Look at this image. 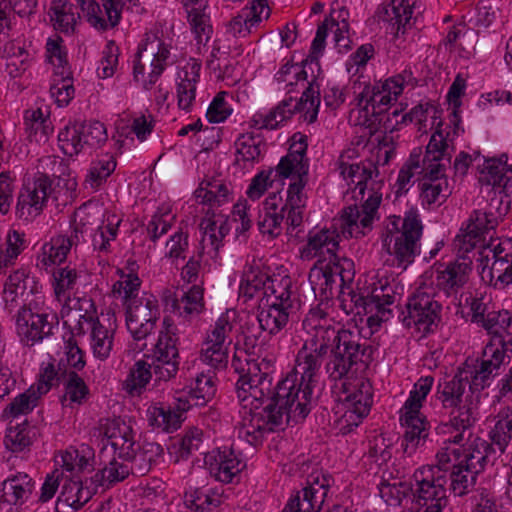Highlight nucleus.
Listing matches in <instances>:
<instances>
[{"label":"nucleus","mask_w":512,"mask_h":512,"mask_svg":"<svg viewBox=\"0 0 512 512\" xmlns=\"http://www.w3.org/2000/svg\"><path fill=\"white\" fill-rule=\"evenodd\" d=\"M289 315V312L276 307L272 301L263 300L259 304L257 322L261 332L275 335L287 325Z\"/></svg>","instance_id":"473e14b6"},{"label":"nucleus","mask_w":512,"mask_h":512,"mask_svg":"<svg viewBox=\"0 0 512 512\" xmlns=\"http://www.w3.org/2000/svg\"><path fill=\"white\" fill-rule=\"evenodd\" d=\"M28 273L25 269H18L9 275L4 285V299L14 302L18 295H23L27 289Z\"/></svg>","instance_id":"69168bd1"},{"label":"nucleus","mask_w":512,"mask_h":512,"mask_svg":"<svg viewBox=\"0 0 512 512\" xmlns=\"http://www.w3.org/2000/svg\"><path fill=\"white\" fill-rule=\"evenodd\" d=\"M59 147L68 156H77L83 149L79 122L69 123L58 134Z\"/></svg>","instance_id":"a18cd8bd"},{"label":"nucleus","mask_w":512,"mask_h":512,"mask_svg":"<svg viewBox=\"0 0 512 512\" xmlns=\"http://www.w3.org/2000/svg\"><path fill=\"white\" fill-rule=\"evenodd\" d=\"M107 453V447L103 446L100 450L99 458L104 467L91 477V481L96 483V486H109L121 482L131 474L128 463L125 461L119 462L117 454H114L112 459L106 462Z\"/></svg>","instance_id":"7c9ffc66"},{"label":"nucleus","mask_w":512,"mask_h":512,"mask_svg":"<svg viewBox=\"0 0 512 512\" xmlns=\"http://www.w3.org/2000/svg\"><path fill=\"white\" fill-rule=\"evenodd\" d=\"M487 448L488 442L478 439L473 448L466 450L464 458L461 459L463 465L467 468L471 467V470L475 471L477 474L481 473L487 464V455L485 450Z\"/></svg>","instance_id":"e2e57ef3"},{"label":"nucleus","mask_w":512,"mask_h":512,"mask_svg":"<svg viewBox=\"0 0 512 512\" xmlns=\"http://www.w3.org/2000/svg\"><path fill=\"white\" fill-rule=\"evenodd\" d=\"M400 420L401 424L406 428L401 446L404 453L411 456L420 445L425 443L429 434L427 427L429 423L420 411L413 413L409 409H405Z\"/></svg>","instance_id":"5701e85b"},{"label":"nucleus","mask_w":512,"mask_h":512,"mask_svg":"<svg viewBox=\"0 0 512 512\" xmlns=\"http://www.w3.org/2000/svg\"><path fill=\"white\" fill-rule=\"evenodd\" d=\"M478 474L464 465L452 467L449 473L450 490L455 496L462 497L470 493L475 485Z\"/></svg>","instance_id":"58836bf2"},{"label":"nucleus","mask_w":512,"mask_h":512,"mask_svg":"<svg viewBox=\"0 0 512 512\" xmlns=\"http://www.w3.org/2000/svg\"><path fill=\"white\" fill-rule=\"evenodd\" d=\"M268 280V275L260 271H255L250 268L244 272L239 287V296L245 298V301L254 298L257 294H260L261 288L264 286V282Z\"/></svg>","instance_id":"13d9d810"},{"label":"nucleus","mask_w":512,"mask_h":512,"mask_svg":"<svg viewBox=\"0 0 512 512\" xmlns=\"http://www.w3.org/2000/svg\"><path fill=\"white\" fill-rule=\"evenodd\" d=\"M71 250V243L67 236L58 235L52 237L50 242L45 243L42 247V258H38L43 266L58 264L60 265L66 260L68 252Z\"/></svg>","instance_id":"ea45409f"},{"label":"nucleus","mask_w":512,"mask_h":512,"mask_svg":"<svg viewBox=\"0 0 512 512\" xmlns=\"http://www.w3.org/2000/svg\"><path fill=\"white\" fill-rule=\"evenodd\" d=\"M490 438L492 444L497 445L499 451L503 453L512 440V412L510 416L496 422L494 429L490 432Z\"/></svg>","instance_id":"774afa93"},{"label":"nucleus","mask_w":512,"mask_h":512,"mask_svg":"<svg viewBox=\"0 0 512 512\" xmlns=\"http://www.w3.org/2000/svg\"><path fill=\"white\" fill-rule=\"evenodd\" d=\"M380 495L390 502V504L400 505L403 499H410L413 497V484L405 481H398L389 483L386 481L381 482L379 486Z\"/></svg>","instance_id":"864d4df0"},{"label":"nucleus","mask_w":512,"mask_h":512,"mask_svg":"<svg viewBox=\"0 0 512 512\" xmlns=\"http://www.w3.org/2000/svg\"><path fill=\"white\" fill-rule=\"evenodd\" d=\"M162 454L163 448L160 444L144 441L141 445H137V448L132 446L128 456H118V458L128 463L131 474L144 476Z\"/></svg>","instance_id":"b1692460"},{"label":"nucleus","mask_w":512,"mask_h":512,"mask_svg":"<svg viewBox=\"0 0 512 512\" xmlns=\"http://www.w3.org/2000/svg\"><path fill=\"white\" fill-rule=\"evenodd\" d=\"M229 189L227 185L217 178L209 180H203L199 188L195 191L197 198L202 199V203L212 205L217 203L218 205L228 200Z\"/></svg>","instance_id":"79ce46f5"},{"label":"nucleus","mask_w":512,"mask_h":512,"mask_svg":"<svg viewBox=\"0 0 512 512\" xmlns=\"http://www.w3.org/2000/svg\"><path fill=\"white\" fill-rule=\"evenodd\" d=\"M274 361L261 358L247 363L246 374L238 378L235 388L243 409L259 410L267 401L274 381Z\"/></svg>","instance_id":"423d86ee"},{"label":"nucleus","mask_w":512,"mask_h":512,"mask_svg":"<svg viewBox=\"0 0 512 512\" xmlns=\"http://www.w3.org/2000/svg\"><path fill=\"white\" fill-rule=\"evenodd\" d=\"M434 383L432 376L421 377L415 384L413 390L410 392L409 398L404 404V409L412 410L413 413L420 411L422 401L430 392Z\"/></svg>","instance_id":"0e129e2a"},{"label":"nucleus","mask_w":512,"mask_h":512,"mask_svg":"<svg viewBox=\"0 0 512 512\" xmlns=\"http://www.w3.org/2000/svg\"><path fill=\"white\" fill-rule=\"evenodd\" d=\"M91 336L94 355L102 360L106 359L112 349V336L99 320L94 321Z\"/></svg>","instance_id":"052dcab7"},{"label":"nucleus","mask_w":512,"mask_h":512,"mask_svg":"<svg viewBox=\"0 0 512 512\" xmlns=\"http://www.w3.org/2000/svg\"><path fill=\"white\" fill-rule=\"evenodd\" d=\"M55 75L60 77V80L51 85V96L55 98L59 107L67 106L73 99L75 93L72 83V73L70 70L55 71Z\"/></svg>","instance_id":"603ef678"},{"label":"nucleus","mask_w":512,"mask_h":512,"mask_svg":"<svg viewBox=\"0 0 512 512\" xmlns=\"http://www.w3.org/2000/svg\"><path fill=\"white\" fill-rule=\"evenodd\" d=\"M356 100L358 106H361L362 102L365 101L366 104L362 108L365 118L369 116L377 117L387 113L394 101L393 97L382 91L378 83L365 85Z\"/></svg>","instance_id":"c756f323"},{"label":"nucleus","mask_w":512,"mask_h":512,"mask_svg":"<svg viewBox=\"0 0 512 512\" xmlns=\"http://www.w3.org/2000/svg\"><path fill=\"white\" fill-rule=\"evenodd\" d=\"M494 262L489 268L490 282L494 288L503 290L512 285V239L490 244Z\"/></svg>","instance_id":"dca6fc26"},{"label":"nucleus","mask_w":512,"mask_h":512,"mask_svg":"<svg viewBox=\"0 0 512 512\" xmlns=\"http://www.w3.org/2000/svg\"><path fill=\"white\" fill-rule=\"evenodd\" d=\"M320 106V91L314 90V80L305 88L302 96L295 103L293 109L288 110V114H283L277 108L271 110L266 115H259L262 120L260 129H276L279 123L290 119L297 112H305L304 120L309 124L317 120Z\"/></svg>","instance_id":"f8f14e48"},{"label":"nucleus","mask_w":512,"mask_h":512,"mask_svg":"<svg viewBox=\"0 0 512 512\" xmlns=\"http://www.w3.org/2000/svg\"><path fill=\"white\" fill-rule=\"evenodd\" d=\"M65 395L64 399H69L71 403L82 405L90 395L88 386L84 379L76 371H63Z\"/></svg>","instance_id":"c03bdc74"},{"label":"nucleus","mask_w":512,"mask_h":512,"mask_svg":"<svg viewBox=\"0 0 512 512\" xmlns=\"http://www.w3.org/2000/svg\"><path fill=\"white\" fill-rule=\"evenodd\" d=\"M209 472L216 480L223 483H231L233 479L246 467V463L232 448H218L215 455L209 460Z\"/></svg>","instance_id":"aec40b11"},{"label":"nucleus","mask_w":512,"mask_h":512,"mask_svg":"<svg viewBox=\"0 0 512 512\" xmlns=\"http://www.w3.org/2000/svg\"><path fill=\"white\" fill-rule=\"evenodd\" d=\"M215 391L212 378L202 373L196 377L195 386L189 389V394L195 406H203L214 396Z\"/></svg>","instance_id":"680f3d73"},{"label":"nucleus","mask_w":512,"mask_h":512,"mask_svg":"<svg viewBox=\"0 0 512 512\" xmlns=\"http://www.w3.org/2000/svg\"><path fill=\"white\" fill-rule=\"evenodd\" d=\"M35 489V481L25 472H17L1 483L0 504L15 506L22 509L31 498Z\"/></svg>","instance_id":"a211bd4d"},{"label":"nucleus","mask_w":512,"mask_h":512,"mask_svg":"<svg viewBox=\"0 0 512 512\" xmlns=\"http://www.w3.org/2000/svg\"><path fill=\"white\" fill-rule=\"evenodd\" d=\"M245 413L250 415L249 423H245L241 434L247 442L253 446H257L262 443L266 434L275 432L282 429L283 424L281 423L280 415L267 414L263 410L250 411L246 409Z\"/></svg>","instance_id":"4be33fe9"},{"label":"nucleus","mask_w":512,"mask_h":512,"mask_svg":"<svg viewBox=\"0 0 512 512\" xmlns=\"http://www.w3.org/2000/svg\"><path fill=\"white\" fill-rule=\"evenodd\" d=\"M413 480L416 483V488L413 487L412 503L419 507H425L427 511L442 512L448 504L447 495H441L433 482L430 483L422 475Z\"/></svg>","instance_id":"c85d7f7f"},{"label":"nucleus","mask_w":512,"mask_h":512,"mask_svg":"<svg viewBox=\"0 0 512 512\" xmlns=\"http://www.w3.org/2000/svg\"><path fill=\"white\" fill-rule=\"evenodd\" d=\"M307 67L309 65H305V60L301 64L287 62L276 73L275 79L278 83L285 82L286 87H289L287 93H291L293 86L297 85L299 81H307Z\"/></svg>","instance_id":"6e6d98bb"},{"label":"nucleus","mask_w":512,"mask_h":512,"mask_svg":"<svg viewBox=\"0 0 512 512\" xmlns=\"http://www.w3.org/2000/svg\"><path fill=\"white\" fill-rule=\"evenodd\" d=\"M266 10L265 18L270 15L267 0H251L250 6L244 7L241 12L229 22L228 31L234 36L246 37L251 33V28L262 21V13Z\"/></svg>","instance_id":"bb28decb"},{"label":"nucleus","mask_w":512,"mask_h":512,"mask_svg":"<svg viewBox=\"0 0 512 512\" xmlns=\"http://www.w3.org/2000/svg\"><path fill=\"white\" fill-rule=\"evenodd\" d=\"M65 357L59 360V370L80 371L85 365L84 353L79 348L74 334L71 332L68 338H64Z\"/></svg>","instance_id":"49530a36"},{"label":"nucleus","mask_w":512,"mask_h":512,"mask_svg":"<svg viewBox=\"0 0 512 512\" xmlns=\"http://www.w3.org/2000/svg\"><path fill=\"white\" fill-rule=\"evenodd\" d=\"M334 483L328 472L313 470L307 476L303 489L289 499L282 512H318Z\"/></svg>","instance_id":"6e6552de"},{"label":"nucleus","mask_w":512,"mask_h":512,"mask_svg":"<svg viewBox=\"0 0 512 512\" xmlns=\"http://www.w3.org/2000/svg\"><path fill=\"white\" fill-rule=\"evenodd\" d=\"M315 264L310 274V280L316 276L320 283H317L321 299H329L334 291L339 288L340 293H344V288L349 285L354 278V263L352 260L342 257L333 261H328L324 266L318 268Z\"/></svg>","instance_id":"9d476101"},{"label":"nucleus","mask_w":512,"mask_h":512,"mask_svg":"<svg viewBox=\"0 0 512 512\" xmlns=\"http://www.w3.org/2000/svg\"><path fill=\"white\" fill-rule=\"evenodd\" d=\"M441 309L433 294L419 288L408 298L405 310L400 311L398 318L407 328L414 326L419 331L430 333L440 322Z\"/></svg>","instance_id":"0eeeda50"},{"label":"nucleus","mask_w":512,"mask_h":512,"mask_svg":"<svg viewBox=\"0 0 512 512\" xmlns=\"http://www.w3.org/2000/svg\"><path fill=\"white\" fill-rule=\"evenodd\" d=\"M374 348L360 343L358 334L347 329L333 326H316L297 355V369L300 370V382L313 390L323 360L325 373L331 381L348 378L359 363L368 365L373 360Z\"/></svg>","instance_id":"f257e3e1"},{"label":"nucleus","mask_w":512,"mask_h":512,"mask_svg":"<svg viewBox=\"0 0 512 512\" xmlns=\"http://www.w3.org/2000/svg\"><path fill=\"white\" fill-rule=\"evenodd\" d=\"M221 502V496L210 488H191L184 494L186 507L195 512L211 511Z\"/></svg>","instance_id":"f704fd0d"},{"label":"nucleus","mask_w":512,"mask_h":512,"mask_svg":"<svg viewBox=\"0 0 512 512\" xmlns=\"http://www.w3.org/2000/svg\"><path fill=\"white\" fill-rule=\"evenodd\" d=\"M147 413L149 424L165 432L176 430L183 421L182 415L171 406L150 407Z\"/></svg>","instance_id":"4c0bfd02"},{"label":"nucleus","mask_w":512,"mask_h":512,"mask_svg":"<svg viewBox=\"0 0 512 512\" xmlns=\"http://www.w3.org/2000/svg\"><path fill=\"white\" fill-rule=\"evenodd\" d=\"M48 314L33 312L31 308L23 307L16 319L17 334L21 343L33 346L52 334L53 324L48 321Z\"/></svg>","instance_id":"2eb2a0df"},{"label":"nucleus","mask_w":512,"mask_h":512,"mask_svg":"<svg viewBox=\"0 0 512 512\" xmlns=\"http://www.w3.org/2000/svg\"><path fill=\"white\" fill-rule=\"evenodd\" d=\"M374 215L361 212L356 205L346 207L342 213V222L344 233L348 232L350 237H358V234L365 235L364 231L359 230L360 226L370 228Z\"/></svg>","instance_id":"a19ab883"},{"label":"nucleus","mask_w":512,"mask_h":512,"mask_svg":"<svg viewBox=\"0 0 512 512\" xmlns=\"http://www.w3.org/2000/svg\"><path fill=\"white\" fill-rule=\"evenodd\" d=\"M200 230L203 231L202 242L208 239L211 248L217 255L219 249L223 246V239L231 230V226L227 217L208 210L206 216L200 222Z\"/></svg>","instance_id":"2f4dec72"},{"label":"nucleus","mask_w":512,"mask_h":512,"mask_svg":"<svg viewBox=\"0 0 512 512\" xmlns=\"http://www.w3.org/2000/svg\"><path fill=\"white\" fill-rule=\"evenodd\" d=\"M311 396V388L301 382L297 384V375L289 374L279 380L276 386L271 385V393L261 410L269 415H280L282 424L284 418L288 422L291 417L298 422L310 413Z\"/></svg>","instance_id":"20e7f679"},{"label":"nucleus","mask_w":512,"mask_h":512,"mask_svg":"<svg viewBox=\"0 0 512 512\" xmlns=\"http://www.w3.org/2000/svg\"><path fill=\"white\" fill-rule=\"evenodd\" d=\"M339 235L336 231L322 229L315 233L310 232L306 246L302 250L303 257L308 259L319 257L316 264L342 259L337 255L339 249Z\"/></svg>","instance_id":"f3484780"},{"label":"nucleus","mask_w":512,"mask_h":512,"mask_svg":"<svg viewBox=\"0 0 512 512\" xmlns=\"http://www.w3.org/2000/svg\"><path fill=\"white\" fill-rule=\"evenodd\" d=\"M342 395L339 400L345 407L343 417L348 426H358L370 411L373 403L372 386L367 381H361L353 391H350L346 383L342 384Z\"/></svg>","instance_id":"4468645a"},{"label":"nucleus","mask_w":512,"mask_h":512,"mask_svg":"<svg viewBox=\"0 0 512 512\" xmlns=\"http://www.w3.org/2000/svg\"><path fill=\"white\" fill-rule=\"evenodd\" d=\"M187 20L198 44H206L212 36L213 29L210 17L204 11L192 8L187 10Z\"/></svg>","instance_id":"09e8293b"},{"label":"nucleus","mask_w":512,"mask_h":512,"mask_svg":"<svg viewBox=\"0 0 512 512\" xmlns=\"http://www.w3.org/2000/svg\"><path fill=\"white\" fill-rule=\"evenodd\" d=\"M512 340L505 341L499 339V343L489 342L482 352V357L478 368L469 365L468 360L465 361L463 367L472 372L470 391L472 393L482 391L489 386V380L498 373L501 365L510 362V356L507 355Z\"/></svg>","instance_id":"1a4fd4ad"},{"label":"nucleus","mask_w":512,"mask_h":512,"mask_svg":"<svg viewBox=\"0 0 512 512\" xmlns=\"http://www.w3.org/2000/svg\"><path fill=\"white\" fill-rule=\"evenodd\" d=\"M508 210V204L502 206L501 199L492 198L485 209L474 210L470 215L466 229L467 234L478 238L490 230H494L499 224V219L506 215Z\"/></svg>","instance_id":"6ab92c4d"},{"label":"nucleus","mask_w":512,"mask_h":512,"mask_svg":"<svg viewBox=\"0 0 512 512\" xmlns=\"http://www.w3.org/2000/svg\"><path fill=\"white\" fill-rule=\"evenodd\" d=\"M472 372L466 367H459L456 374L449 380L440 382L437 386V397L444 408L456 407L463 403L466 387H470Z\"/></svg>","instance_id":"a878e982"},{"label":"nucleus","mask_w":512,"mask_h":512,"mask_svg":"<svg viewBox=\"0 0 512 512\" xmlns=\"http://www.w3.org/2000/svg\"><path fill=\"white\" fill-rule=\"evenodd\" d=\"M470 271V263L465 261L450 262L443 270L436 271V287L447 297L455 295L467 283Z\"/></svg>","instance_id":"393cba45"},{"label":"nucleus","mask_w":512,"mask_h":512,"mask_svg":"<svg viewBox=\"0 0 512 512\" xmlns=\"http://www.w3.org/2000/svg\"><path fill=\"white\" fill-rule=\"evenodd\" d=\"M108 223L103 226H99L92 236V245L95 250L99 252L108 253L110 251V242L114 241L118 234V227L121 220L117 219L115 215L112 219H107Z\"/></svg>","instance_id":"3c124183"},{"label":"nucleus","mask_w":512,"mask_h":512,"mask_svg":"<svg viewBox=\"0 0 512 512\" xmlns=\"http://www.w3.org/2000/svg\"><path fill=\"white\" fill-rule=\"evenodd\" d=\"M177 327L170 317L163 319V328L155 344L153 362L148 364L144 360L137 361L131 368L127 381H130L131 390L142 389L152 378L151 368L155 381H168L174 378L179 370V350Z\"/></svg>","instance_id":"f03ea898"},{"label":"nucleus","mask_w":512,"mask_h":512,"mask_svg":"<svg viewBox=\"0 0 512 512\" xmlns=\"http://www.w3.org/2000/svg\"><path fill=\"white\" fill-rule=\"evenodd\" d=\"M50 11L52 12L51 21L54 22L55 30L65 34L74 33L80 14L75 11L72 3L68 0H52Z\"/></svg>","instance_id":"72a5a7b5"},{"label":"nucleus","mask_w":512,"mask_h":512,"mask_svg":"<svg viewBox=\"0 0 512 512\" xmlns=\"http://www.w3.org/2000/svg\"><path fill=\"white\" fill-rule=\"evenodd\" d=\"M82 143L89 148H98L107 141V131L99 121L79 122Z\"/></svg>","instance_id":"5fc2aeb1"},{"label":"nucleus","mask_w":512,"mask_h":512,"mask_svg":"<svg viewBox=\"0 0 512 512\" xmlns=\"http://www.w3.org/2000/svg\"><path fill=\"white\" fill-rule=\"evenodd\" d=\"M442 125V121L437 123L422 159L424 176L419 183L420 196L423 203L428 205L444 202L451 194L445 171L451 164L453 148L448 144L449 132L444 135Z\"/></svg>","instance_id":"7ed1b4c3"},{"label":"nucleus","mask_w":512,"mask_h":512,"mask_svg":"<svg viewBox=\"0 0 512 512\" xmlns=\"http://www.w3.org/2000/svg\"><path fill=\"white\" fill-rule=\"evenodd\" d=\"M78 481L67 480L62 485L61 492L57 498V512H75L79 509Z\"/></svg>","instance_id":"bf43d9fd"},{"label":"nucleus","mask_w":512,"mask_h":512,"mask_svg":"<svg viewBox=\"0 0 512 512\" xmlns=\"http://www.w3.org/2000/svg\"><path fill=\"white\" fill-rule=\"evenodd\" d=\"M93 458V450L88 445H81L80 449L62 455L63 467L67 471L89 472L94 469Z\"/></svg>","instance_id":"de8ad7c7"},{"label":"nucleus","mask_w":512,"mask_h":512,"mask_svg":"<svg viewBox=\"0 0 512 512\" xmlns=\"http://www.w3.org/2000/svg\"><path fill=\"white\" fill-rule=\"evenodd\" d=\"M183 306H179L180 315L185 316L199 315L204 309L203 289L198 285H193L185 293L181 300Z\"/></svg>","instance_id":"338daca9"},{"label":"nucleus","mask_w":512,"mask_h":512,"mask_svg":"<svg viewBox=\"0 0 512 512\" xmlns=\"http://www.w3.org/2000/svg\"><path fill=\"white\" fill-rule=\"evenodd\" d=\"M412 7L409 0H390L378 8L376 16L388 24L392 34L398 36L412 26Z\"/></svg>","instance_id":"412c9836"},{"label":"nucleus","mask_w":512,"mask_h":512,"mask_svg":"<svg viewBox=\"0 0 512 512\" xmlns=\"http://www.w3.org/2000/svg\"><path fill=\"white\" fill-rule=\"evenodd\" d=\"M101 431L117 456H128L129 449L136 446L132 428L119 418L107 419Z\"/></svg>","instance_id":"cd10ccee"},{"label":"nucleus","mask_w":512,"mask_h":512,"mask_svg":"<svg viewBox=\"0 0 512 512\" xmlns=\"http://www.w3.org/2000/svg\"><path fill=\"white\" fill-rule=\"evenodd\" d=\"M512 323V316L507 310L489 311L482 324L483 328L493 335L491 342L499 343L503 339V333L507 331Z\"/></svg>","instance_id":"8fccbe9b"},{"label":"nucleus","mask_w":512,"mask_h":512,"mask_svg":"<svg viewBox=\"0 0 512 512\" xmlns=\"http://www.w3.org/2000/svg\"><path fill=\"white\" fill-rule=\"evenodd\" d=\"M52 194V180L46 175H40L33 183L24 185L21 189L16 214L25 220L39 215Z\"/></svg>","instance_id":"ddd939ff"},{"label":"nucleus","mask_w":512,"mask_h":512,"mask_svg":"<svg viewBox=\"0 0 512 512\" xmlns=\"http://www.w3.org/2000/svg\"><path fill=\"white\" fill-rule=\"evenodd\" d=\"M126 309V325L135 340L145 339L155 328L160 316L158 301L153 296L144 295L132 300Z\"/></svg>","instance_id":"9b49d317"},{"label":"nucleus","mask_w":512,"mask_h":512,"mask_svg":"<svg viewBox=\"0 0 512 512\" xmlns=\"http://www.w3.org/2000/svg\"><path fill=\"white\" fill-rule=\"evenodd\" d=\"M387 233L382 239L383 247L395 257L398 266L406 269L420 253L419 240L423 225L415 209L405 212V216H392Z\"/></svg>","instance_id":"39448f33"},{"label":"nucleus","mask_w":512,"mask_h":512,"mask_svg":"<svg viewBox=\"0 0 512 512\" xmlns=\"http://www.w3.org/2000/svg\"><path fill=\"white\" fill-rule=\"evenodd\" d=\"M41 391L31 386L23 393L18 394L4 409L2 417L17 418L21 415H27L38 405L41 398Z\"/></svg>","instance_id":"c9c22d12"},{"label":"nucleus","mask_w":512,"mask_h":512,"mask_svg":"<svg viewBox=\"0 0 512 512\" xmlns=\"http://www.w3.org/2000/svg\"><path fill=\"white\" fill-rule=\"evenodd\" d=\"M115 168V158L112 155H105L91 163L86 180L90 182L92 187H99L114 172Z\"/></svg>","instance_id":"4d7b16f0"},{"label":"nucleus","mask_w":512,"mask_h":512,"mask_svg":"<svg viewBox=\"0 0 512 512\" xmlns=\"http://www.w3.org/2000/svg\"><path fill=\"white\" fill-rule=\"evenodd\" d=\"M450 425L456 431H459L450 441L454 444H460L464 440L465 432L475 423L473 409L468 404H460L456 407H450Z\"/></svg>","instance_id":"e433bc0d"},{"label":"nucleus","mask_w":512,"mask_h":512,"mask_svg":"<svg viewBox=\"0 0 512 512\" xmlns=\"http://www.w3.org/2000/svg\"><path fill=\"white\" fill-rule=\"evenodd\" d=\"M24 125L30 137L40 134V138L36 139L37 141L47 139L53 132L49 114L45 115L41 108L26 110L24 114Z\"/></svg>","instance_id":"37998d69"}]
</instances>
